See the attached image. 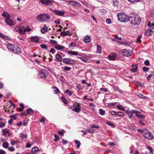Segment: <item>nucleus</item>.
Returning a JSON list of instances; mask_svg holds the SVG:
<instances>
[{"label":"nucleus","instance_id":"f257e3e1","mask_svg":"<svg viewBox=\"0 0 154 154\" xmlns=\"http://www.w3.org/2000/svg\"><path fill=\"white\" fill-rule=\"evenodd\" d=\"M129 20L131 21V24L137 25L140 23L141 20L138 15L132 13L129 14Z\"/></svg>","mask_w":154,"mask_h":154},{"label":"nucleus","instance_id":"f03ea898","mask_svg":"<svg viewBox=\"0 0 154 154\" xmlns=\"http://www.w3.org/2000/svg\"><path fill=\"white\" fill-rule=\"evenodd\" d=\"M117 16L119 20L125 22L128 21H129V15H126L122 13H118Z\"/></svg>","mask_w":154,"mask_h":154},{"label":"nucleus","instance_id":"7ed1b4c3","mask_svg":"<svg viewBox=\"0 0 154 154\" xmlns=\"http://www.w3.org/2000/svg\"><path fill=\"white\" fill-rule=\"evenodd\" d=\"M142 133L143 136L149 140H152L153 139V136L151 133L147 129H144L142 131Z\"/></svg>","mask_w":154,"mask_h":154},{"label":"nucleus","instance_id":"20e7f679","mask_svg":"<svg viewBox=\"0 0 154 154\" xmlns=\"http://www.w3.org/2000/svg\"><path fill=\"white\" fill-rule=\"evenodd\" d=\"M37 19L40 21H45L50 19V16L46 14H41L37 16Z\"/></svg>","mask_w":154,"mask_h":154},{"label":"nucleus","instance_id":"39448f33","mask_svg":"<svg viewBox=\"0 0 154 154\" xmlns=\"http://www.w3.org/2000/svg\"><path fill=\"white\" fill-rule=\"evenodd\" d=\"M38 75L39 78H45L48 75V72L45 69L42 70L39 72Z\"/></svg>","mask_w":154,"mask_h":154},{"label":"nucleus","instance_id":"423d86ee","mask_svg":"<svg viewBox=\"0 0 154 154\" xmlns=\"http://www.w3.org/2000/svg\"><path fill=\"white\" fill-rule=\"evenodd\" d=\"M42 5H51L53 2V0H39Z\"/></svg>","mask_w":154,"mask_h":154},{"label":"nucleus","instance_id":"0eeeda50","mask_svg":"<svg viewBox=\"0 0 154 154\" xmlns=\"http://www.w3.org/2000/svg\"><path fill=\"white\" fill-rule=\"evenodd\" d=\"M63 62L67 64L73 65L74 63V60L69 58H64L63 60Z\"/></svg>","mask_w":154,"mask_h":154},{"label":"nucleus","instance_id":"6e6552de","mask_svg":"<svg viewBox=\"0 0 154 154\" xmlns=\"http://www.w3.org/2000/svg\"><path fill=\"white\" fill-rule=\"evenodd\" d=\"M72 111L75 112L76 113H79L81 111V107L79 103H78L77 104L75 105Z\"/></svg>","mask_w":154,"mask_h":154},{"label":"nucleus","instance_id":"1a4fd4ad","mask_svg":"<svg viewBox=\"0 0 154 154\" xmlns=\"http://www.w3.org/2000/svg\"><path fill=\"white\" fill-rule=\"evenodd\" d=\"M132 52L130 51L127 50L126 49H124L123 50L122 52V54L124 56L126 57H129L131 55Z\"/></svg>","mask_w":154,"mask_h":154},{"label":"nucleus","instance_id":"9d476101","mask_svg":"<svg viewBox=\"0 0 154 154\" xmlns=\"http://www.w3.org/2000/svg\"><path fill=\"white\" fill-rule=\"evenodd\" d=\"M12 49V51L15 54H19L20 53L21 49L17 45H15Z\"/></svg>","mask_w":154,"mask_h":154},{"label":"nucleus","instance_id":"9b49d317","mask_svg":"<svg viewBox=\"0 0 154 154\" xmlns=\"http://www.w3.org/2000/svg\"><path fill=\"white\" fill-rule=\"evenodd\" d=\"M149 28L145 32V35L147 36L151 35L152 33L154 32V28Z\"/></svg>","mask_w":154,"mask_h":154},{"label":"nucleus","instance_id":"f8f14e48","mask_svg":"<svg viewBox=\"0 0 154 154\" xmlns=\"http://www.w3.org/2000/svg\"><path fill=\"white\" fill-rule=\"evenodd\" d=\"M53 12L56 15L63 16L64 14L65 11H62L58 10H54Z\"/></svg>","mask_w":154,"mask_h":154},{"label":"nucleus","instance_id":"ddd939ff","mask_svg":"<svg viewBox=\"0 0 154 154\" xmlns=\"http://www.w3.org/2000/svg\"><path fill=\"white\" fill-rule=\"evenodd\" d=\"M5 21L7 23V24L10 26H12L14 25V22L11 20L9 18L6 19H5Z\"/></svg>","mask_w":154,"mask_h":154},{"label":"nucleus","instance_id":"4468645a","mask_svg":"<svg viewBox=\"0 0 154 154\" xmlns=\"http://www.w3.org/2000/svg\"><path fill=\"white\" fill-rule=\"evenodd\" d=\"M116 57V54L114 53L111 54L109 56V59L111 60H114Z\"/></svg>","mask_w":154,"mask_h":154},{"label":"nucleus","instance_id":"2eb2a0df","mask_svg":"<svg viewBox=\"0 0 154 154\" xmlns=\"http://www.w3.org/2000/svg\"><path fill=\"white\" fill-rule=\"evenodd\" d=\"M91 41V38L90 36L86 35L85 37L84 42L86 43H88L90 42Z\"/></svg>","mask_w":154,"mask_h":154},{"label":"nucleus","instance_id":"dca6fc26","mask_svg":"<svg viewBox=\"0 0 154 154\" xmlns=\"http://www.w3.org/2000/svg\"><path fill=\"white\" fill-rule=\"evenodd\" d=\"M30 39L31 41L35 42H38L39 41L38 37H33L30 38Z\"/></svg>","mask_w":154,"mask_h":154},{"label":"nucleus","instance_id":"f3484780","mask_svg":"<svg viewBox=\"0 0 154 154\" xmlns=\"http://www.w3.org/2000/svg\"><path fill=\"white\" fill-rule=\"evenodd\" d=\"M58 53H59V52H58V53L56 55V58L57 61L60 62H61L62 61H63V60H62V57L60 55V54H58Z\"/></svg>","mask_w":154,"mask_h":154},{"label":"nucleus","instance_id":"a211bd4d","mask_svg":"<svg viewBox=\"0 0 154 154\" xmlns=\"http://www.w3.org/2000/svg\"><path fill=\"white\" fill-rule=\"evenodd\" d=\"M61 35H62L65 36V35H69V36H71V35L69 33V31H63L61 33Z\"/></svg>","mask_w":154,"mask_h":154},{"label":"nucleus","instance_id":"6ab92c4d","mask_svg":"<svg viewBox=\"0 0 154 154\" xmlns=\"http://www.w3.org/2000/svg\"><path fill=\"white\" fill-rule=\"evenodd\" d=\"M55 48L58 50H61L63 49L64 48V47L58 44H56L55 46Z\"/></svg>","mask_w":154,"mask_h":154},{"label":"nucleus","instance_id":"aec40b11","mask_svg":"<svg viewBox=\"0 0 154 154\" xmlns=\"http://www.w3.org/2000/svg\"><path fill=\"white\" fill-rule=\"evenodd\" d=\"M48 30V28L45 25V26L43 27L42 29H41V32L43 33H45Z\"/></svg>","mask_w":154,"mask_h":154},{"label":"nucleus","instance_id":"412c9836","mask_svg":"<svg viewBox=\"0 0 154 154\" xmlns=\"http://www.w3.org/2000/svg\"><path fill=\"white\" fill-rule=\"evenodd\" d=\"M27 114L30 115H32L34 112V111L31 108H29L26 110Z\"/></svg>","mask_w":154,"mask_h":154},{"label":"nucleus","instance_id":"4be33fe9","mask_svg":"<svg viewBox=\"0 0 154 154\" xmlns=\"http://www.w3.org/2000/svg\"><path fill=\"white\" fill-rule=\"evenodd\" d=\"M39 150L38 148L37 147H34L32 149V152L34 154H35Z\"/></svg>","mask_w":154,"mask_h":154},{"label":"nucleus","instance_id":"5701e85b","mask_svg":"<svg viewBox=\"0 0 154 154\" xmlns=\"http://www.w3.org/2000/svg\"><path fill=\"white\" fill-rule=\"evenodd\" d=\"M2 16L6 19L9 18L10 17L9 15L6 12H4L2 14Z\"/></svg>","mask_w":154,"mask_h":154},{"label":"nucleus","instance_id":"b1692460","mask_svg":"<svg viewBox=\"0 0 154 154\" xmlns=\"http://www.w3.org/2000/svg\"><path fill=\"white\" fill-rule=\"evenodd\" d=\"M68 53L71 55H78V53L77 52L72 51H69L67 52Z\"/></svg>","mask_w":154,"mask_h":154},{"label":"nucleus","instance_id":"393cba45","mask_svg":"<svg viewBox=\"0 0 154 154\" xmlns=\"http://www.w3.org/2000/svg\"><path fill=\"white\" fill-rule=\"evenodd\" d=\"M2 132L3 135L5 137H8L10 136V134L9 133V131H6L5 130H3Z\"/></svg>","mask_w":154,"mask_h":154},{"label":"nucleus","instance_id":"a878e982","mask_svg":"<svg viewBox=\"0 0 154 154\" xmlns=\"http://www.w3.org/2000/svg\"><path fill=\"white\" fill-rule=\"evenodd\" d=\"M126 113L130 119L133 116L131 110L129 111H126Z\"/></svg>","mask_w":154,"mask_h":154},{"label":"nucleus","instance_id":"bb28decb","mask_svg":"<svg viewBox=\"0 0 154 154\" xmlns=\"http://www.w3.org/2000/svg\"><path fill=\"white\" fill-rule=\"evenodd\" d=\"M15 45H13L12 44H9L8 45L7 48L10 51H12V49L14 47Z\"/></svg>","mask_w":154,"mask_h":154},{"label":"nucleus","instance_id":"cd10ccee","mask_svg":"<svg viewBox=\"0 0 154 154\" xmlns=\"http://www.w3.org/2000/svg\"><path fill=\"white\" fill-rule=\"evenodd\" d=\"M97 45V53L100 54L101 53V47L98 44Z\"/></svg>","mask_w":154,"mask_h":154},{"label":"nucleus","instance_id":"c85d7f7f","mask_svg":"<svg viewBox=\"0 0 154 154\" xmlns=\"http://www.w3.org/2000/svg\"><path fill=\"white\" fill-rule=\"evenodd\" d=\"M135 116L140 119H143L145 118L144 116L141 115L140 114H136Z\"/></svg>","mask_w":154,"mask_h":154},{"label":"nucleus","instance_id":"c756f323","mask_svg":"<svg viewBox=\"0 0 154 154\" xmlns=\"http://www.w3.org/2000/svg\"><path fill=\"white\" fill-rule=\"evenodd\" d=\"M52 88L55 89L54 91V94H57L59 92V90L56 87H52Z\"/></svg>","mask_w":154,"mask_h":154},{"label":"nucleus","instance_id":"7c9ffc66","mask_svg":"<svg viewBox=\"0 0 154 154\" xmlns=\"http://www.w3.org/2000/svg\"><path fill=\"white\" fill-rule=\"evenodd\" d=\"M117 108L118 109L120 110H121L122 111H124L125 110V109L124 107H123L122 105H118L117 106Z\"/></svg>","mask_w":154,"mask_h":154},{"label":"nucleus","instance_id":"2f4dec72","mask_svg":"<svg viewBox=\"0 0 154 154\" xmlns=\"http://www.w3.org/2000/svg\"><path fill=\"white\" fill-rule=\"evenodd\" d=\"M75 144L76 145L77 148H79L81 144L80 142L79 141L77 140H75Z\"/></svg>","mask_w":154,"mask_h":154},{"label":"nucleus","instance_id":"473e14b6","mask_svg":"<svg viewBox=\"0 0 154 154\" xmlns=\"http://www.w3.org/2000/svg\"><path fill=\"white\" fill-rule=\"evenodd\" d=\"M124 116V113L122 112H117V115L116 116L122 117Z\"/></svg>","mask_w":154,"mask_h":154},{"label":"nucleus","instance_id":"72a5a7b5","mask_svg":"<svg viewBox=\"0 0 154 154\" xmlns=\"http://www.w3.org/2000/svg\"><path fill=\"white\" fill-rule=\"evenodd\" d=\"M99 111L100 112V114L102 116L104 115L105 113V111L101 109H99Z\"/></svg>","mask_w":154,"mask_h":154},{"label":"nucleus","instance_id":"f704fd0d","mask_svg":"<svg viewBox=\"0 0 154 154\" xmlns=\"http://www.w3.org/2000/svg\"><path fill=\"white\" fill-rule=\"evenodd\" d=\"M65 92L69 96H71L72 94V93L68 89L66 90Z\"/></svg>","mask_w":154,"mask_h":154},{"label":"nucleus","instance_id":"c9c22d12","mask_svg":"<svg viewBox=\"0 0 154 154\" xmlns=\"http://www.w3.org/2000/svg\"><path fill=\"white\" fill-rule=\"evenodd\" d=\"M113 5L115 7L117 6L119 4V1H113Z\"/></svg>","mask_w":154,"mask_h":154},{"label":"nucleus","instance_id":"e433bc0d","mask_svg":"<svg viewBox=\"0 0 154 154\" xmlns=\"http://www.w3.org/2000/svg\"><path fill=\"white\" fill-rule=\"evenodd\" d=\"M90 127L91 128H99V126L98 125H96L95 124L90 125Z\"/></svg>","mask_w":154,"mask_h":154},{"label":"nucleus","instance_id":"4c0bfd02","mask_svg":"<svg viewBox=\"0 0 154 154\" xmlns=\"http://www.w3.org/2000/svg\"><path fill=\"white\" fill-rule=\"evenodd\" d=\"M2 146L5 148H6L8 146V144L7 142H4L2 144Z\"/></svg>","mask_w":154,"mask_h":154},{"label":"nucleus","instance_id":"58836bf2","mask_svg":"<svg viewBox=\"0 0 154 154\" xmlns=\"http://www.w3.org/2000/svg\"><path fill=\"white\" fill-rule=\"evenodd\" d=\"M54 136L55 137L54 141L56 142L60 139V137L56 134H54Z\"/></svg>","mask_w":154,"mask_h":154},{"label":"nucleus","instance_id":"ea45409f","mask_svg":"<svg viewBox=\"0 0 154 154\" xmlns=\"http://www.w3.org/2000/svg\"><path fill=\"white\" fill-rule=\"evenodd\" d=\"M132 112V114H138L137 113H140V111H139L137 110H135L134 109H132L131 110Z\"/></svg>","mask_w":154,"mask_h":154},{"label":"nucleus","instance_id":"a19ab883","mask_svg":"<svg viewBox=\"0 0 154 154\" xmlns=\"http://www.w3.org/2000/svg\"><path fill=\"white\" fill-rule=\"evenodd\" d=\"M64 130L63 129L61 131H58V133L60 135L63 136L64 135Z\"/></svg>","mask_w":154,"mask_h":154},{"label":"nucleus","instance_id":"79ce46f5","mask_svg":"<svg viewBox=\"0 0 154 154\" xmlns=\"http://www.w3.org/2000/svg\"><path fill=\"white\" fill-rule=\"evenodd\" d=\"M19 137L21 138H26L27 135H24L22 133H21L20 134Z\"/></svg>","mask_w":154,"mask_h":154},{"label":"nucleus","instance_id":"37998d69","mask_svg":"<svg viewBox=\"0 0 154 154\" xmlns=\"http://www.w3.org/2000/svg\"><path fill=\"white\" fill-rule=\"evenodd\" d=\"M137 66L135 65V67L134 68H132L131 71L132 72H137Z\"/></svg>","mask_w":154,"mask_h":154},{"label":"nucleus","instance_id":"c03bdc74","mask_svg":"<svg viewBox=\"0 0 154 154\" xmlns=\"http://www.w3.org/2000/svg\"><path fill=\"white\" fill-rule=\"evenodd\" d=\"M41 47L44 49H47L48 48V46L47 45L45 44H41L40 45Z\"/></svg>","mask_w":154,"mask_h":154},{"label":"nucleus","instance_id":"a18cd8bd","mask_svg":"<svg viewBox=\"0 0 154 154\" xmlns=\"http://www.w3.org/2000/svg\"><path fill=\"white\" fill-rule=\"evenodd\" d=\"M106 124L108 125H109L113 127H115V125L114 124H113L110 122H107Z\"/></svg>","mask_w":154,"mask_h":154},{"label":"nucleus","instance_id":"49530a36","mask_svg":"<svg viewBox=\"0 0 154 154\" xmlns=\"http://www.w3.org/2000/svg\"><path fill=\"white\" fill-rule=\"evenodd\" d=\"M17 31L20 34H24V32H23V30L22 29H21L18 28V30Z\"/></svg>","mask_w":154,"mask_h":154},{"label":"nucleus","instance_id":"de8ad7c7","mask_svg":"<svg viewBox=\"0 0 154 154\" xmlns=\"http://www.w3.org/2000/svg\"><path fill=\"white\" fill-rule=\"evenodd\" d=\"M76 1H70L69 2V4L73 6H75V2H76Z\"/></svg>","mask_w":154,"mask_h":154},{"label":"nucleus","instance_id":"09e8293b","mask_svg":"<svg viewBox=\"0 0 154 154\" xmlns=\"http://www.w3.org/2000/svg\"><path fill=\"white\" fill-rule=\"evenodd\" d=\"M137 95L139 96L140 97L144 98V99H146L147 98V97L146 96H144L141 93H140L139 94Z\"/></svg>","mask_w":154,"mask_h":154},{"label":"nucleus","instance_id":"8fccbe9b","mask_svg":"<svg viewBox=\"0 0 154 154\" xmlns=\"http://www.w3.org/2000/svg\"><path fill=\"white\" fill-rule=\"evenodd\" d=\"M149 70V68L144 66L143 68V70L144 72H148Z\"/></svg>","mask_w":154,"mask_h":154},{"label":"nucleus","instance_id":"3c124183","mask_svg":"<svg viewBox=\"0 0 154 154\" xmlns=\"http://www.w3.org/2000/svg\"><path fill=\"white\" fill-rule=\"evenodd\" d=\"M0 37L7 39L8 37L6 36L5 35H3L0 32Z\"/></svg>","mask_w":154,"mask_h":154},{"label":"nucleus","instance_id":"603ef678","mask_svg":"<svg viewBox=\"0 0 154 154\" xmlns=\"http://www.w3.org/2000/svg\"><path fill=\"white\" fill-rule=\"evenodd\" d=\"M64 69L65 70L69 71L71 69V68L70 67L65 66L64 67Z\"/></svg>","mask_w":154,"mask_h":154},{"label":"nucleus","instance_id":"864d4df0","mask_svg":"<svg viewBox=\"0 0 154 154\" xmlns=\"http://www.w3.org/2000/svg\"><path fill=\"white\" fill-rule=\"evenodd\" d=\"M131 3H134L140 1V0H128Z\"/></svg>","mask_w":154,"mask_h":154},{"label":"nucleus","instance_id":"5fc2aeb1","mask_svg":"<svg viewBox=\"0 0 154 154\" xmlns=\"http://www.w3.org/2000/svg\"><path fill=\"white\" fill-rule=\"evenodd\" d=\"M50 41L51 43L53 44H56L57 43V41L52 39L50 40Z\"/></svg>","mask_w":154,"mask_h":154},{"label":"nucleus","instance_id":"6e6d98bb","mask_svg":"<svg viewBox=\"0 0 154 154\" xmlns=\"http://www.w3.org/2000/svg\"><path fill=\"white\" fill-rule=\"evenodd\" d=\"M61 99L62 100V101L64 103L67 104V100L66 99V98L64 97H62L61 98Z\"/></svg>","mask_w":154,"mask_h":154},{"label":"nucleus","instance_id":"4d7b16f0","mask_svg":"<svg viewBox=\"0 0 154 154\" xmlns=\"http://www.w3.org/2000/svg\"><path fill=\"white\" fill-rule=\"evenodd\" d=\"M75 42H72L69 45V48L72 47H75Z\"/></svg>","mask_w":154,"mask_h":154},{"label":"nucleus","instance_id":"13d9d810","mask_svg":"<svg viewBox=\"0 0 154 154\" xmlns=\"http://www.w3.org/2000/svg\"><path fill=\"white\" fill-rule=\"evenodd\" d=\"M94 129L92 128H90L89 129L87 130V131L90 133H92L94 132Z\"/></svg>","mask_w":154,"mask_h":154},{"label":"nucleus","instance_id":"bf43d9fd","mask_svg":"<svg viewBox=\"0 0 154 154\" xmlns=\"http://www.w3.org/2000/svg\"><path fill=\"white\" fill-rule=\"evenodd\" d=\"M8 150L10 151H13L14 150V148L13 147H10L8 148Z\"/></svg>","mask_w":154,"mask_h":154},{"label":"nucleus","instance_id":"052dcab7","mask_svg":"<svg viewBox=\"0 0 154 154\" xmlns=\"http://www.w3.org/2000/svg\"><path fill=\"white\" fill-rule=\"evenodd\" d=\"M10 118H12L13 120H16L17 119L16 116L14 115H11L10 116Z\"/></svg>","mask_w":154,"mask_h":154},{"label":"nucleus","instance_id":"680f3d73","mask_svg":"<svg viewBox=\"0 0 154 154\" xmlns=\"http://www.w3.org/2000/svg\"><path fill=\"white\" fill-rule=\"evenodd\" d=\"M45 117H43L41 119L39 120V121L41 122L44 123L45 122Z\"/></svg>","mask_w":154,"mask_h":154},{"label":"nucleus","instance_id":"e2e57ef3","mask_svg":"<svg viewBox=\"0 0 154 154\" xmlns=\"http://www.w3.org/2000/svg\"><path fill=\"white\" fill-rule=\"evenodd\" d=\"M68 142V141L66 140H65L63 139L62 140V143L64 144H67Z\"/></svg>","mask_w":154,"mask_h":154},{"label":"nucleus","instance_id":"0e129e2a","mask_svg":"<svg viewBox=\"0 0 154 154\" xmlns=\"http://www.w3.org/2000/svg\"><path fill=\"white\" fill-rule=\"evenodd\" d=\"M106 22L108 24H110L111 23V20L109 18H108L106 20Z\"/></svg>","mask_w":154,"mask_h":154},{"label":"nucleus","instance_id":"69168bd1","mask_svg":"<svg viewBox=\"0 0 154 154\" xmlns=\"http://www.w3.org/2000/svg\"><path fill=\"white\" fill-rule=\"evenodd\" d=\"M55 50L53 48H51L50 51V52L52 53V54H54L55 52Z\"/></svg>","mask_w":154,"mask_h":154},{"label":"nucleus","instance_id":"338daca9","mask_svg":"<svg viewBox=\"0 0 154 154\" xmlns=\"http://www.w3.org/2000/svg\"><path fill=\"white\" fill-rule=\"evenodd\" d=\"M144 64L147 66H149V62L148 60H146L144 62Z\"/></svg>","mask_w":154,"mask_h":154},{"label":"nucleus","instance_id":"774afa93","mask_svg":"<svg viewBox=\"0 0 154 154\" xmlns=\"http://www.w3.org/2000/svg\"><path fill=\"white\" fill-rule=\"evenodd\" d=\"M0 154H6V153L3 150L0 149Z\"/></svg>","mask_w":154,"mask_h":154}]
</instances>
